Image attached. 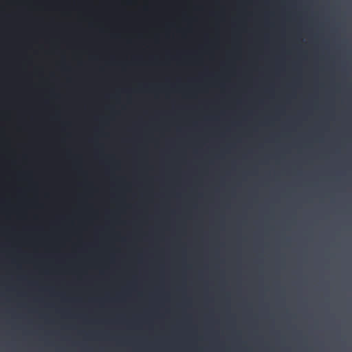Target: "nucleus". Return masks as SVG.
Instances as JSON below:
<instances>
[{"instance_id": "nucleus-1", "label": "nucleus", "mask_w": 352, "mask_h": 352, "mask_svg": "<svg viewBox=\"0 0 352 352\" xmlns=\"http://www.w3.org/2000/svg\"><path fill=\"white\" fill-rule=\"evenodd\" d=\"M170 73H176V0H170Z\"/></svg>"}]
</instances>
